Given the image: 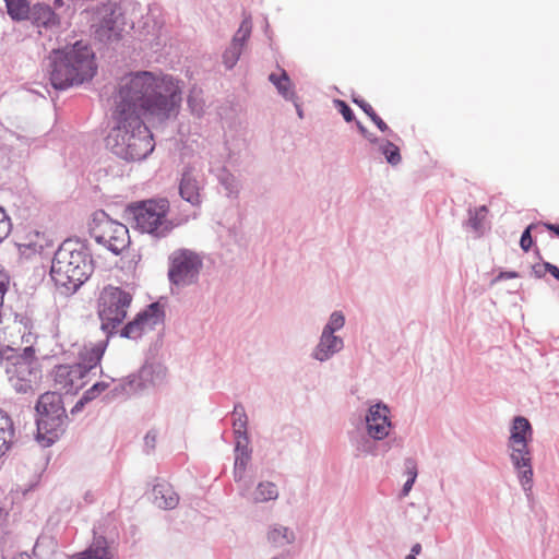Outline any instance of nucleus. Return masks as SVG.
<instances>
[{
  "label": "nucleus",
  "mask_w": 559,
  "mask_h": 559,
  "mask_svg": "<svg viewBox=\"0 0 559 559\" xmlns=\"http://www.w3.org/2000/svg\"><path fill=\"white\" fill-rule=\"evenodd\" d=\"M68 417H40L37 418V441L49 447L55 443L64 432Z\"/></svg>",
  "instance_id": "ddd939ff"
},
{
  "label": "nucleus",
  "mask_w": 559,
  "mask_h": 559,
  "mask_svg": "<svg viewBox=\"0 0 559 559\" xmlns=\"http://www.w3.org/2000/svg\"><path fill=\"white\" fill-rule=\"evenodd\" d=\"M132 295L120 287L106 286L98 298V317L102 329L111 333L127 317Z\"/></svg>",
  "instance_id": "0eeeda50"
},
{
  "label": "nucleus",
  "mask_w": 559,
  "mask_h": 559,
  "mask_svg": "<svg viewBox=\"0 0 559 559\" xmlns=\"http://www.w3.org/2000/svg\"><path fill=\"white\" fill-rule=\"evenodd\" d=\"M52 376L55 388L64 393H76L86 384V368L76 364L57 366Z\"/></svg>",
  "instance_id": "9b49d317"
},
{
  "label": "nucleus",
  "mask_w": 559,
  "mask_h": 559,
  "mask_svg": "<svg viewBox=\"0 0 559 559\" xmlns=\"http://www.w3.org/2000/svg\"><path fill=\"white\" fill-rule=\"evenodd\" d=\"M421 551V546L420 544H415L412 548V552L411 554H414L415 556L418 555L419 552Z\"/></svg>",
  "instance_id": "49530a36"
},
{
  "label": "nucleus",
  "mask_w": 559,
  "mask_h": 559,
  "mask_svg": "<svg viewBox=\"0 0 559 559\" xmlns=\"http://www.w3.org/2000/svg\"><path fill=\"white\" fill-rule=\"evenodd\" d=\"M96 239L99 243L118 254L129 245V230L126 225L107 219L97 226Z\"/></svg>",
  "instance_id": "1a4fd4ad"
},
{
  "label": "nucleus",
  "mask_w": 559,
  "mask_h": 559,
  "mask_svg": "<svg viewBox=\"0 0 559 559\" xmlns=\"http://www.w3.org/2000/svg\"><path fill=\"white\" fill-rule=\"evenodd\" d=\"M354 103L357 104L369 118L376 112L372 106L364 99H354Z\"/></svg>",
  "instance_id": "4c0bfd02"
},
{
  "label": "nucleus",
  "mask_w": 559,
  "mask_h": 559,
  "mask_svg": "<svg viewBox=\"0 0 559 559\" xmlns=\"http://www.w3.org/2000/svg\"><path fill=\"white\" fill-rule=\"evenodd\" d=\"M381 151L391 165H397L401 162L400 148L392 142H386Z\"/></svg>",
  "instance_id": "7c9ffc66"
},
{
  "label": "nucleus",
  "mask_w": 559,
  "mask_h": 559,
  "mask_svg": "<svg viewBox=\"0 0 559 559\" xmlns=\"http://www.w3.org/2000/svg\"><path fill=\"white\" fill-rule=\"evenodd\" d=\"M516 276H518V275H516V273H514V272L502 273V274L500 275V277H506V278H514V277H516Z\"/></svg>",
  "instance_id": "de8ad7c7"
},
{
  "label": "nucleus",
  "mask_w": 559,
  "mask_h": 559,
  "mask_svg": "<svg viewBox=\"0 0 559 559\" xmlns=\"http://www.w3.org/2000/svg\"><path fill=\"white\" fill-rule=\"evenodd\" d=\"M7 357V372L14 389L20 393L33 392L40 378V367L33 346L11 349Z\"/></svg>",
  "instance_id": "423d86ee"
},
{
  "label": "nucleus",
  "mask_w": 559,
  "mask_h": 559,
  "mask_svg": "<svg viewBox=\"0 0 559 559\" xmlns=\"http://www.w3.org/2000/svg\"><path fill=\"white\" fill-rule=\"evenodd\" d=\"M233 427L237 440L247 441V415L242 406H235L233 412Z\"/></svg>",
  "instance_id": "b1692460"
},
{
  "label": "nucleus",
  "mask_w": 559,
  "mask_h": 559,
  "mask_svg": "<svg viewBox=\"0 0 559 559\" xmlns=\"http://www.w3.org/2000/svg\"><path fill=\"white\" fill-rule=\"evenodd\" d=\"M92 272L93 262L84 247L76 241H63L56 251L50 267V276L56 286L64 293H73Z\"/></svg>",
  "instance_id": "7ed1b4c3"
},
{
  "label": "nucleus",
  "mask_w": 559,
  "mask_h": 559,
  "mask_svg": "<svg viewBox=\"0 0 559 559\" xmlns=\"http://www.w3.org/2000/svg\"><path fill=\"white\" fill-rule=\"evenodd\" d=\"M486 213H487V207H486L485 205H484V206H480V207L478 209L477 214H483V215H485Z\"/></svg>",
  "instance_id": "8fccbe9b"
},
{
  "label": "nucleus",
  "mask_w": 559,
  "mask_h": 559,
  "mask_svg": "<svg viewBox=\"0 0 559 559\" xmlns=\"http://www.w3.org/2000/svg\"><path fill=\"white\" fill-rule=\"evenodd\" d=\"M248 440L243 442V440L236 441V459H235V477L236 479H240L243 476L247 464L250 461V451L247 447Z\"/></svg>",
  "instance_id": "5701e85b"
},
{
  "label": "nucleus",
  "mask_w": 559,
  "mask_h": 559,
  "mask_svg": "<svg viewBox=\"0 0 559 559\" xmlns=\"http://www.w3.org/2000/svg\"><path fill=\"white\" fill-rule=\"evenodd\" d=\"M345 323V318L342 312L335 311L331 314L329 323L325 325L323 331L334 333L335 331L342 329Z\"/></svg>",
  "instance_id": "2f4dec72"
},
{
  "label": "nucleus",
  "mask_w": 559,
  "mask_h": 559,
  "mask_svg": "<svg viewBox=\"0 0 559 559\" xmlns=\"http://www.w3.org/2000/svg\"><path fill=\"white\" fill-rule=\"evenodd\" d=\"M543 266H544V269H545L547 272H549V273H550V274H551L556 280H558V281H559V269H558L556 265H554V264H551V263H549V262H545V263L543 264Z\"/></svg>",
  "instance_id": "a19ab883"
},
{
  "label": "nucleus",
  "mask_w": 559,
  "mask_h": 559,
  "mask_svg": "<svg viewBox=\"0 0 559 559\" xmlns=\"http://www.w3.org/2000/svg\"><path fill=\"white\" fill-rule=\"evenodd\" d=\"M86 554L92 559H112V555L108 548L107 540L104 537H97L86 549Z\"/></svg>",
  "instance_id": "bb28decb"
},
{
  "label": "nucleus",
  "mask_w": 559,
  "mask_h": 559,
  "mask_svg": "<svg viewBox=\"0 0 559 559\" xmlns=\"http://www.w3.org/2000/svg\"><path fill=\"white\" fill-rule=\"evenodd\" d=\"M14 426L11 417L0 408V459L5 455L13 443Z\"/></svg>",
  "instance_id": "412c9836"
},
{
  "label": "nucleus",
  "mask_w": 559,
  "mask_h": 559,
  "mask_svg": "<svg viewBox=\"0 0 559 559\" xmlns=\"http://www.w3.org/2000/svg\"><path fill=\"white\" fill-rule=\"evenodd\" d=\"M414 483H415V480H413V479H407L406 480V483L403 486V495L404 496L408 495V492L411 491Z\"/></svg>",
  "instance_id": "37998d69"
},
{
  "label": "nucleus",
  "mask_w": 559,
  "mask_h": 559,
  "mask_svg": "<svg viewBox=\"0 0 559 559\" xmlns=\"http://www.w3.org/2000/svg\"><path fill=\"white\" fill-rule=\"evenodd\" d=\"M11 227L12 225L9 216L0 206V243L9 236Z\"/></svg>",
  "instance_id": "473e14b6"
},
{
  "label": "nucleus",
  "mask_w": 559,
  "mask_h": 559,
  "mask_svg": "<svg viewBox=\"0 0 559 559\" xmlns=\"http://www.w3.org/2000/svg\"><path fill=\"white\" fill-rule=\"evenodd\" d=\"M9 15L13 20H25L31 11L27 0H3Z\"/></svg>",
  "instance_id": "a878e982"
},
{
  "label": "nucleus",
  "mask_w": 559,
  "mask_h": 559,
  "mask_svg": "<svg viewBox=\"0 0 559 559\" xmlns=\"http://www.w3.org/2000/svg\"><path fill=\"white\" fill-rule=\"evenodd\" d=\"M154 501L158 508L174 509L178 502L179 497L169 484H157L154 486Z\"/></svg>",
  "instance_id": "aec40b11"
},
{
  "label": "nucleus",
  "mask_w": 559,
  "mask_h": 559,
  "mask_svg": "<svg viewBox=\"0 0 559 559\" xmlns=\"http://www.w3.org/2000/svg\"><path fill=\"white\" fill-rule=\"evenodd\" d=\"M251 34V22L243 20L238 31L236 32L230 46L225 50L223 60L228 69H231L238 61L245 43L249 39Z\"/></svg>",
  "instance_id": "4468645a"
},
{
  "label": "nucleus",
  "mask_w": 559,
  "mask_h": 559,
  "mask_svg": "<svg viewBox=\"0 0 559 559\" xmlns=\"http://www.w3.org/2000/svg\"><path fill=\"white\" fill-rule=\"evenodd\" d=\"M342 348L343 340L341 337L335 336L334 333L323 331L320 343L314 350V357L320 361H324Z\"/></svg>",
  "instance_id": "f3484780"
},
{
  "label": "nucleus",
  "mask_w": 559,
  "mask_h": 559,
  "mask_svg": "<svg viewBox=\"0 0 559 559\" xmlns=\"http://www.w3.org/2000/svg\"><path fill=\"white\" fill-rule=\"evenodd\" d=\"M20 217H23V218H27L29 216V214H26L24 212L20 213L19 214Z\"/></svg>",
  "instance_id": "3c124183"
},
{
  "label": "nucleus",
  "mask_w": 559,
  "mask_h": 559,
  "mask_svg": "<svg viewBox=\"0 0 559 559\" xmlns=\"http://www.w3.org/2000/svg\"><path fill=\"white\" fill-rule=\"evenodd\" d=\"M358 127H359L361 132H365V128L360 123H358Z\"/></svg>",
  "instance_id": "864d4df0"
},
{
  "label": "nucleus",
  "mask_w": 559,
  "mask_h": 559,
  "mask_svg": "<svg viewBox=\"0 0 559 559\" xmlns=\"http://www.w3.org/2000/svg\"><path fill=\"white\" fill-rule=\"evenodd\" d=\"M202 262L192 251L179 249L169 258V281L177 286H185L193 283L198 277Z\"/></svg>",
  "instance_id": "6e6552de"
},
{
  "label": "nucleus",
  "mask_w": 559,
  "mask_h": 559,
  "mask_svg": "<svg viewBox=\"0 0 559 559\" xmlns=\"http://www.w3.org/2000/svg\"><path fill=\"white\" fill-rule=\"evenodd\" d=\"M269 540L275 546H284L293 542L294 534L284 526H274L267 534Z\"/></svg>",
  "instance_id": "c85d7f7f"
},
{
  "label": "nucleus",
  "mask_w": 559,
  "mask_h": 559,
  "mask_svg": "<svg viewBox=\"0 0 559 559\" xmlns=\"http://www.w3.org/2000/svg\"><path fill=\"white\" fill-rule=\"evenodd\" d=\"M337 105L340 107V111H341L342 116L344 117V119L347 122H350L354 119V114H353L352 109L349 108V106L343 100H338Z\"/></svg>",
  "instance_id": "c9c22d12"
},
{
  "label": "nucleus",
  "mask_w": 559,
  "mask_h": 559,
  "mask_svg": "<svg viewBox=\"0 0 559 559\" xmlns=\"http://www.w3.org/2000/svg\"><path fill=\"white\" fill-rule=\"evenodd\" d=\"M545 227L552 233H555L559 237V225L556 224H545Z\"/></svg>",
  "instance_id": "a18cd8bd"
},
{
  "label": "nucleus",
  "mask_w": 559,
  "mask_h": 559,
  "mask_svg": "<svg viewBox=\"0 0 559 559\" xmlns=\"http://www.w3.org/2000/svg\"><path fill=\"white\" fill-rule=\"evenodd\" d=\"M532 228H533V225H530L523 231V234L521 236L520 246L523 249V251H525V252H527L532 248V245H533V239H532V236H531Z\"/></svg>",
  "instance_id": "f704fd0d"
},
{
  "label": "nucleus",
  "mask_w": 559,
  "mask_h": 559,
  "mask_svg": "<svg viewBox=\"0 0 559 559\" xmlns=\"http://www.w3.org/2000/svg\"><path fill=\"white\" fill-rule=\"evenodd\" d=\"M105 352V346L103 343H98L93 345L91 348H84V352L81 353V362L76 364L78 366H84L86 368V376L88 374V371L93 368H95Z\"/></svg>",
  "instance_id": "4be33fe9"
},
{
  "label": "nucleus",
  "mask_w": 559,
  "mask_h": 559,
  "mask_svg": "<svg viewBox=\"0 0 559 559\" xmlns=\"http://www.w3.org/2000/svg\"><path fill=\"white\" fill-rule=\"evenodd\" d=\"M180 102V86L169 75L151 71L124 74L114 96L116 126L107 136V145L126 160L144 159L155 144L143 118L166 119Z\"/></svg>",
  "instance_id": "f257e3e1"
},
{
  "label": "nucleus",
  "mask_w": 559,
  "mask_h": 559,
  "mask_svg": "<svg viewBox=\"0 0 559 559\" xmlns=\"http://www.w3.org/2000/svg\"><path fill=\"white\" fill-rule=\"evenodd\" d=\"M31 20L37 27L53 28L60 25V17L46 3H36L29 11Z\"/></svg>",
  "instance_id": "dca6fc26"
},
{
  "label": "nucleus",
  "mask_w": 559,
  "mask_h": 559,
  "mask_svg": "<svg viewBox=\"0 0 559 559\" xmlns=\"http://www.w3.org/2000/svg\"><path fill=\"white\" fill-rule=\"evenodd\" d=\"M36 411L40 417H68L61 395L56 392L41 394L37 401Z\"/></svg>",
  "instance_id": "2eb2a0df"
},
{
  "label": "nucleus",
  "mask_w": 559,
  "mask_h": 559,
  "mask_svg": "<svg viewBox=\"0 0 559 559\" xmlns=\"http://www.w3.org/2000/svg\"><path fill=\"white\" fill-rule=\"evenodd\" d=\"M269 80L285 98L292 99L294 97L293 84L285 71H282L281 74L271 73Z\"/></svg>",
  "instance_id": "393cba45"
},
{
  "label": "nucleus",
  "mask_w": 559,
  "mask_h": 559,
  "mask_svg": "<svg viewBox=\"0 0 559 559\" xmlns=\"http://www.w3.org/2000/svg\"><path fill=\"white\" fill-rule=\"evenodd\" d=\"M157 435L155 431H148L144 438L145 445L150 449H154L156 444Z\"/></svg>",
  "instance_id": "58836bf2"
},
{
  "label": "nucleus",
  "mask_w": 559,
  "mask_h": 559,
  "mask_svg": "<svg viewBox=\"0 0 559 559\" xmlns=\"http://www.w3.org/2000/svg\"><path fill=\"white\" fill-rule=\"evenodd\" d=\"M70 559H92L91 556L86 554V550L74 554L70 557Z\"/></svg>",
  "instance_id": "c03bdc74"
},
{
  "label": "nucleus",
  "mask_w": 559,
  "mask_h": 559,
  "mask_svg": "<svg viewBox=\"0 0 559 559\" xmlns=\"http://www.w3.org/2000/svg\"><path fill=\"white\" fill-rule=\"evenodd\" d=\"M200 183L195 176L190 171H185L179 185V192L182 199L192 205L201 203Z\"/></svg>",
  "instance_id": "a211bd4d"
},
{
  "label": "nucleus",
  "mask_w": 559,
  "mask_h": 559,
  "mask_svg": "<svg viewBox=\"0 0 559 559\" xmlns=\"http://www.w3.org/2000/svg\"><path fill=\"white\" fill-rule=\"evenodd\" d=\"M278 496V491L276 486L273 483H260L254 491V501L255 502H265L269 500L276 499Z\"/></svg>",
  "instance_id": "c756f323"
},
{
  "label": "nucleus",
  "mask_w": 559,
  "mask_h": 559,
  "mask_svg": "<svg viewBox=\"0 0 559 559\" xmlns=\"http://www.w3.org/2000/svg\"><path fill=\"white\" fill-rule=\"evenodd\" d=\"M405 469L406 474L408 476V479L415 480L417 477V464L414 460H406L405 462Z\"/></svg>",
  "instance_id": "e433bc0d"
},
{
  "label": "nucleus",
  "mask_w": 559,
  "mask_h": 559,
  "mask_svg": "<svg viewBox=\"0 0 559 559\" xmlns=\"http://www.w3.org/2000/svg\"><path fill=\"white\" fill-rule=\"evenodd\" d=\"M9 284V277L7 273L3 271V269L0 266V287L8 286Z\"/></svg>",
  "instance_id": "79ce46f5"
},
{
  "label": "nucleus",
  "mask_w": 559,
  "mask_h": 559,
  "mask_svg": "<svg viewBox=\"0 0 559 559\" xmlns=\"http://www.w3.org/2000/svg\"><path fill=\"white\" fill-rule=\"evenodd\" d=\"M129 211L135 228L142 233L162 238L174 229V224L168 217L170 204L165 198L135 202L129 206Z\"/></svg>",
  "instance_id": "20e7f679"
},
{
  "label": "nucleus",
  "mask_w": 559,
  "mask_h": 559,
  "mask_svg": "<svg viewBox=\"0 0 559 559\" xmlns=\"http://www.w3.org/2000/svg\"><path fill=\"white\" fill-rule=\"evenodd\" d=\"M50 82L57 90L82 84L96 73L93 50L82 43L53 50L50 55Z\"/></svg>",
  "instance_id": "f03ea898"
},
{
  "label": "nucleus",
  "mask_w": 559,
  "mask_h": 559,
  "mask_svg": "<svg viewBox=\"0 0 559 559\" xmlns=\"http://www.w3.org/2000/svg\"><path fill=\"white\" fill-rule=\"evenodd\" d=\"M370 119L382 132L389 130L388 124L376 112L370 117Z\"/></svg>",
  "instance_id": "ea45409f"
},
{
  "label": "nucleus",
  "mask_w": 559,
  "mask_h": 559,
  "mask_svg": "<svg viewBox=\"0 0 559 559\" xmlns=\"http://www.w3.org/2000/svg\"><path fill=\"white\" fill-rule=\"evenodd\" d=\"M146 312L139 313L135 319L129 322L122 330V336L128 338H136L141 335L145 322L148 320Z\"/></svg>",
  "instance_id": "cd10ccee"
},
{
  "label": "nucleus",
  "mask_w": 559,
  "mask_h": 559,
  "mask_svg": "<svg viewBox=\"0 0 559 559\" xmlns=\"http://www.w3.org/2000/svg\"><path fill=\"white\" fill-rule=\"evenodd\" d=\"M532 435L530 421L522 416L515 417L511 427L509 448L511 461L519 472V479L524 490H531L533 481L532 455L528 449Z\"/></svg>",
  "instance_id": "39448f33"
},
{
  "label": "nucleus",
  "mask_w": 559,
  "mask_h": 559,
  "mask_svg": "<svg viewBox=\"0 0 559 559\" xmlns=\"http://www.w3.org/2000/svg\"><path fill=\"white\" fill-rule=\"evenodd\" d=\"M16 246L22 257L32 259L50 247V241L45 233L31 226H23L16 231Z\"/></svg>",
  "instance_id": "9d476101"
},
{
  "label": "nucleus",
  "mask_w": 559,
  "mask_h": 559,
  "mask_svg": "<svg viewBox=\"0 0 559 559\" xmlns=\"http://www.w3.org/2000/svg\"><path fill=\"white\" fill-rule=\"evenodd\" d=\"M118 16L115 12L106 14L96 29V34L100 40L111 41L118 40L121 36V27L118 25Z\"/></svg>",
  "instance_id": "6ab92c4d"
},
{
  "label": "nucleus",
  "mask_w": 559,
  "mask_h": 559,
  "mask_svg": "<svg viewBox=\"0 0 559 559\" xmlns=\"http://www.w3.org/2000/svg\"><path fill=\"white\" fill-rule=\"evenodd\" d=\"M405 559H416V556L414 554H409Z\"/></svg>",
  "instance_id": "603ef678"
},
{
  "label": "nucleus",
  "mask_w": 559,
  "mask_h": 559,
  "mask_svg": "<svg viewBox=\"0 0 559 559\" xmlns=\"http://www.w3.org/2000/svg\"><path fill=\"white\" fill-rule=\"evenodd\" d=\"M107 388H108V384L106 382H97V383L93 384V386L85 392L83 400H85V401L93 400L99 393L105 391Z\"/></svg>",
  "instance_id": "72a5a7b5"
},
{
  "label": "nucleus",
  "mask_w": 559,
  "mask_h": 559,
  "mask_svg": "<svg viewBox=\"0 0 559 559\" xmlns=\"http://www.w3.org/2000/svg\"><path fill=\"white\" fill-rule=\"evenodd\" d=\"M390 409L386 405L378 403L369 408L366 416L367 430L376 440L384 439L391 429Z\"/></svg>",
  "instance_id": "f8f14e48"
},
{
  "label": "nucleus",
  "mask_w": 559,
  "mask_h": 559,
  "mask_svg": "<svg viewBox=\"0 0 559 559\" xmlns=\"http://www.w3.org/2000/svg\"><path fill=\"white\" fill-rule=\"evenodd\" d=\"M64 4L63 0H55L53 5L55 8H61Z\"/></svg>",
  "instance_id": "09e8293b"
}]
</instances>
